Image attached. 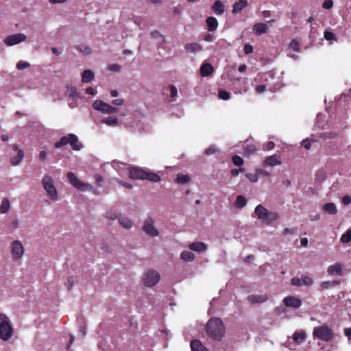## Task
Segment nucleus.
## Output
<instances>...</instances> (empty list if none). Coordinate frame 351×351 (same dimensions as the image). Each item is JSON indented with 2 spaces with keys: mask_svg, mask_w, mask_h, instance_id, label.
<instances>
[{
  "mask_svg": "<svg viewBox=\"0 0 351 351\" xmlns=\"http://www.w3.org/2000/svg\"><path fill=\"white\" fill-rule=\"evenodd\" d=\"M276 71L274 70L263 73L261 79L265 81L266 84L257 86L256 88V92L260 94L263 93L267 88L271 92H275L280 88L281 80L280 77H276Z\"/></svg>",
  "mask_w": 351,
  "mask_h": 351,
  "instance_id": "nucleus-1",
  "label": "nucleus"
},
{
  "mask_svg": "<svg viewBox=\"0 0 351 351\" xmlns=\"http://www.w3.org/2000/svg\"><path fill=\"white\" fill-rule=\"evenodd\" d=\"M129 177L132 179L147 180L154 182L160 180V177L158 174L136 167H130Z\"/></svg>",
  "mask_w": 351,
  "mask_h": 351,
  "instance_id": "nucleus-2",
  "label": "nucleus"
},
{
  "mask_svg": "<svg viewBox=\"0 0 351 351\" xmlns=\"http://www.w3.org/2000/svg\"><path fill=\"white\" fill-rule=\"evenodd\" d=\"M208 334L214 339H220L224 334V326L219 318L213 317L206 325Z\"/></svg>",
  "mask_w": 351,
  "mask_h": 351,
  "instance_id": "nucleus-3",
  "label": "nucleus"
},
{
  "mask_svg": "<svg viewBox=\"0 0 351 351\" xmlns=\"http://www.w3.org/2000/svg\"><path fill=\"white\" fill-rule=\"evenodd\" d=\"M67 178L69 183L80 191H92L94 194H98V191L90 184L80 180L73 172L67 173Z\"/></svg>",
  "mask_w": 351,
  "mask_h": 351,
  "instance_id": "nucleus-4",
  "label": "nucleus"
},
{
  "mask_svg": "<svg viewBox=\"0 0 351 351\" xmlns=\"http://www.w3.org/2000/svg\"><path fill=\"white\" fill-rule=\"evenodd\" d=\"M13 335V328L9 317L0 313V338L2 340H9Z\"/></svg>",
  "mask_w": 351,
  "mask_h": 351,
  "instance_id": "nucleus-5",
  "label": "nucleus"
},
{
  "mask_svg": "<svg viewBox=\"0 0 351 351\" xmlns=\"http://www.w3.org/2000/svg\"><path fill=\"white\" fill-rule=\"evenodd\" d=\"M254 214L263 222L269 224L278 219V215L275 212H269L263 206L258 204L254 209Z\"/></svg>",
  "mask_w": 351,
  "mask_h": 351,
  "instance_id": "nucleus-6",
  "label": "nucleus"
},
{
  "mask_svg": "<svg viewBox=\"0 0 351 351\" xmlns=\"http://www.w3.org/2000/svg\"><path fill=\"white\" fill-rule=\"evenodd\" d=\"M41 183L50 199L53 202L57 201L58 199V193L54 185L53 178L49 175H45L43 178Z\"/></svg>",
  "mask_w": 351,
  "mask_h": 351,
  "instance_id": "nucleus-7",
  "label": "nucleus"
},
{
  "mask_svg": "<svg viewBox=\"0 0 351 351\" xmlns=\"http://www.w3.org/2000/svg\"><path fill=\"white\" fill-rule=\"evenodd\" d=\"M313 337L324 341H330L333 338L332 329L326 326L315 327L313 332Z\"/></svg>",
  "mask_w": 351,
  "mask_h": 351,
  "instance_id": "nucleus-8",
  "label": "nucleus"
},
{
  "mask_svg": "<svg viewBox=\"0 0 351 351\" xmlns=\"http://www.w3.org/2000/svg\"><path fill=\"white\" fill-rule=\"evenodd\" d=\"M93 108L105 114H114L117 112L118 108L112 107L101 100H96L93 104Z\"/></svg>",
  "mask_w": 351,
  "mask_h": 351,
  "instance_id": "nucleus-9",
  "label": "nucleus"
},
{
  "mask_svg": "<svg viewBox=\"0 0 351 351\" xmlns=\"http://www.w3.org/2000/svg\"><path fill=\"white\" fill-rule=\"evenodd\" d=\"M160 276L156 270H149L145 274L143 281L144 284L149 287L156 285L160 280Z\"/></svg>",
  "mask_w": 351,
  "mask_h": 351,
  "instance_id": "nucleus-10",
  "label": "nucleus"
},
{
  "mask_svg": "<svg viewBox=\"0 0 351 351\" xmlns=\"http://www.w3.org/2000/svg\"><path fill=\"white\" fill-rule=\"evenodd\" d=\"M10 247L13 258L15 261L20 260L25 253V249L22 243L19 240H16L11 243Z\"/></svg>",
  "mask_w": 351,
  "mask_h": 351,
  "instance_id": "nucleus-11",
  "label": "nucleus"
},
{
  "mask_svg": "<svg viewBox=\"0 0 351 351\" xmlns=\"http://www.w3.org/2000/svg\"><path fill=\"white\" fill-rule=\"evenodd\" d=\"M143 230L150 237H158L159 235L158 230L154 226V220L152 217H147L143 226Z\"/></svg>",
  "mask_w": 351,
  "mask_h": 351,
  "instance_id": "nucleus-12",
  "label": "nucleus"
},
{
  "mask_svg": "<svg viewBox=\"0 0 351 351\" xmlns=\"http://www.w3.org/2000/svg\"><path fill=\"white\" fill-rule=\"evenodd\" d=\"M27 38V36L22 33L12 34L7 36L4 39V43L7 46H13L24 42Z\"/></svg>",
  "mask_w": 351,
  "mask_h": 351,
  "instance_id": "nucleus-13",
  "label": "nucleus"
},
{
  "mask_svg": "<svg viewBox=\"0 0 351 351\" xmlns=\"http://www.w3.org/2000/svg\"><path fill=\"white\" fill-rule=\"evenodd\" d=\"M283 302L286 306L294 308H299L302 305L301 300L294 296L285 297Z\"/></svg>",
  "mask_w": 351,
  "mask_h": 351,
  "instance_id": "nucleus-14",
  "label": "nucleus"
},
{
  "mask_svg": "<svg viewBox=\"0 0 351 351\" xmlns=\"http://www.w3.org/2000/svg\"><path fill=\"white\" fill-rule=\"evenodd\" d=\"M343 265L341 263H336L334 265H330L327 269V272L329 275L337 274L338 276L343 275Z\"/></svg>",
  "mask_w": 351,
  "mask_h": 351,
  "instance_id": "nucleus-15",
  "label": "nucleus"
},
{
  "mask_svg": "<svg viewBox=\"0 0 351 351\" xmlns=\"http://www.w3.org/2000/svg\"><path fill=\"white\" fill-rule=\"evenodd\" d=\"M189 247L191 250L198 253L204 252L207 250L206 245L204 243L200 241L191 243L189 245Z\"/></svg>",
  "mask_w": 351,
  "mask_h": 351,
  "instance_id": "nucleus-16",
  "label": "nucleus"
},
{
  "mask_svg": "<svg viewBox=\"0 0 351 351\" xmlns=\"http://www.w3.org/2000/svg\"><path fill=\"white\" fill-rule=\"evenodd\" d=\"M69 144H70L73 150L79 151L82 148V145L79 143L78 138L75 134H69Z\"/></svg>",
  "mask_w": 351,
  "mask_h": 351,
  "instance_id": "nucleus-17",
  "label": "nucleus"
},
{
  "mask_svg": "<svg viewBox=\"0 0 351 351\" xmlns=\"http://www.w3.org/2000/svg\"><path fill=\"white\" fill-rule=\"evenodd\" d=\"M131 128H132L134 130L143 132H147L149 130V126L140 120H134L131 125Z\"/></svg>",
  "mask_w": 351,
  "mask_h": 351,
  "instance_id": "nucleus-18",
  "label": "nucleus"
},
{
  "mask_svg": "<svg viewBox=\"0 0 351 351\" xmlns=\"http://www.w3.org/2000/svg\"><path fill=\"white\" fill-rule=\"evenodd\" d=\"M269 27L266 23H256L253 27V30L256 35H262L267 32Z\"/></svg>",
  "mask_w": 351,
  "mask_h": 351,
  "instance_id": "nucleus-19",
  "label": "nucleus"
},
{
  "mask_svg": "<svg viewBox=\"0 0 351 351\" xmlns=\"http://www.w3.org/2000/svg\"><path fill=\"white\" fill-rule=\"evenodd\" d=\"M247 300L252 304L263 303L267 300V297L266 295H250Z\"/></svg>",
  "mask_w": 351,
  "mask_h": 351,
  "instance_id": "nucleus-20",
  "label": "nucleus"
},
{
  "mask_svg": "<svg viewBox=\"0 0 351 351\" xmlns=\"http://www.w3.org/2000/svg\"><path fill=\"white\" fill-rule=\"evenodd\" d=\"M100 122L110 127H116L119 124L118 119L115 116H110L106 118H104L101 119Z\"/></svg>",
  "mask_w": 351,
  "mask_h": 351,
  "instance_id": "nucleus-21",
  "label": "nucleus"
},
{
  "mask_svg": "<svg viewBox=\"0 0 351 351\" xmlns=\"http://www.w3.org/2000/svg\"><path fill=\"white\" fill-rule=\"evenodd\" d=\"M199 70L202 77H207L213 72V67L209 63H204L200 66Z\"/></svg>",
  "mask_w": 351,
  "mask_h": 351,
  "instance_id": "nucleus-22",
  "label": "nucleus"
},
{
  "mask_svg": "<svg viewBox=\"0 0 351 351\" xmlns=\"http://www.w3.org/2000/svg\"><path fill=\"white\" fill-rule=\"evenodd\" d=\"M206 25L208 26V30L210 32H214L218 27V21L216 18L213 16H209L206 20Z\"/></svg>",
  "mask_w": 351,
  "mask_h": 351,
  "instance_id": "nucleus-23",
  "label": "nucleus"
},
{
  "mask_svg": "<svg viewBox=\"0 0 351 351\" xmlns=\"http://www.w3.org/2000/svg\"><path fill=\"white\" fill-rule=\"evenodd\" d=\"M265 165L274 167L281 165V160L276 155H272L265 158Z\"/></svg>",
  "mask_w": 351,
  "mask_h": 351,
  "instance_id": "nucleus-24",
  "label": "nucleus"
},
{
  "mask_svg": "<svg viewBox=\"0 0 351 351\" xmlns=\"http://www.w3.org/2000/svg\"><path fill=\"white\" fill-rule=\"evenodd\" d=\"M247 5V0H239L233 4L232 12L237 14Z\"/></svg>",
  "mask_w": 351,
  "mask_h": 351,
  "instance_id": "nucleus-25",
  "label": "nucleus"
},
{
  "mask_svg": "<svg viewBox=\"0 0 351 351\" xmlns=\"http://www.w3.org/2000/svg\"><path fill=\"white\" fill-rule=\"evenodd\" d=\"M212 9L217 15H221L225 11L224 5L219 0L216 1L214 3L213 5L212 6Z\"/></svg>",
  "mask_w": 351,
  "mask_h": 351,
  "instance_id": "nucleus-26",
  "label": "nucleus"
},
{
  "mask_svg": "<svg viewBox=\"0 0 351 351\" xmlns=\"http://www.w3.org/2000/svg\"><path fill=\"white\" fill-rule=\"evenodd\" d=\"M191 348L192 351H209L202 344L200 341L197 339L191 341Z\"/></svg>",
  "mask_w": 351,
  "mask_h": 351,
  "instance_id": "nucleus-27",
  "label": "nucleus"
},
{
  "mask_svg": "<svg viewBox=\"0 0 351 351\" xmlns=\"http://www.w3.org/2000/svg\"><path fill=\"white\" fill-rule=\"evenodd\" d=\"M94 73L90 69H86L82 73V82L83 83H89L94 79Z\"/></svg>",
  "mask_w": 351,
  "mask_h": 351,
  "instance_id": "nucleus-28",
  "label": "nucleus"
},
{
  "mask_svg": "<svg viewBox=\"0 0 351 351\" xmlns=\"http://www.w3.org/2000/svg\"><path fill=\"white\" fill-rule=\"evenodd\" d=\"M323 210L329 215H334L337 214V209L336 205L332 202H328L324 205Z\"/></svg>",
  "mask_w": 351,
  "mask_h": 351,
  "instance_id": "nucleus-29",
  "label": "nucleus"
},
{
  "mask_svg": "<svg viewBox=\"0 0 351 351\" xmlns=\"http://www.w3.org/2000/svg\"><path fill=\"white\" fill-rule=\"evenodd\" d=\"M184 48L186 51L190 53H197L202 49V46L195 43H188L185 45Z\"/></svg>",
  "mask_w": 351,
  "mask_h": 351,
  "instance_id": "nucleus-30",
  "label": "nucleus"
},
{
  "mask_svg": "<svg viewBox=\"0 0 351 351\" xmlns=\"http://www.w3.org/2000/svg\"><path fill=\"white\" fill-rule=\"evenodd\" d=\"M119 223L126 229H130L132 226V220L125 216H120L119 218Z\"/></svg>",
  "mask_w": 351,
  "mask_h": 351,
  "instance_id": "nucleus-31",
  "label": "nucleus"
},
{
  "mask_svg": "<svg viewBox=\"0 0 351 351\" xmlns=\"http://www.w3.org/2000/svg\"><path fill=\"white\" fill-rule=\"evenodd\" d=\"M306 339V333L303 330L296 331L293 334V339L298 344L302 343Z\"/></svg>",
  "mask_w": 351,
  "mask_h": 351,
  "instance_id": "nucleus-32",
  "label": "nucleus"
},
{
  "mask_svg": "<svg viewBox=\"0 0 351 351\" xmlns=\"http://www.w3.org/2000/svg\"><path fill=\"white\" fill-rule=\"evenodd\" d=\"M288 51H289V52H291V51H293L295 52H300V42L297 39H295V38L292 39L291 40V43L289 45Z\"/></svg>",
  "mask_w": 351,
  "mask_h": 351,
  "instance_id": "nucleus-33",
  "label": "nucleus"
},
{
  "mask_svg": "<svg viewBox=\"0 0 351 351\" xmlns=\"http://www.w3.org/2000/svg\"><path fill=\"white\" fill-rule=\"evenodd\" d=\"M10 208V201L8 198L3 199L0 205V213L5 214L8 213Z\"/></svg>",
  "mask_w": 351,
  "mask_h": 351,
  "instance_id": "nucleus-34",
  "label": "nucleus"
},
{
  "mask_svg": "<svg viewBox=\"0 0 351 351\" xmlns=\"http://www.w3.org/2000/svg\"><path fill=\"white\" fill-rule=\"evenodd\" d=\"M66 93L69 96V99L74 100L75 98H80V95L77 93L76 88L71 86H67Z\"/></svg>",
  "mask_w": 351,
  "mask_h": 351,
  "instance_id": "nucleus-35",
  "label": "nucleus"
},
{
  "mask_svg": "<svg viewBox=\"0 0 351 351\" xmlns=\"http://www.w3.org/2000/svg\"><path fill=\"white\" fill-rule=\"evenodd\" d=\"M247 204V199L243 195H238L234 202L235 207L238 208H243Z\"/></svg>",
  "mask_w": 351,
  "mask_h": 351,
  "instance_id": "nucleus-36",
  "label": "nucleus"
},
{
  "mask_svg": "<svg viewBox=\"0 0 351 351\" xmlns=\"http://www.w3.org/2000/svg\"><path fill=\"white\" fill-rule=\"evenodd\" d=\"M23 157H24V154H23V150H19L17 156L11 158L10 162L13 165H18L21 162V161L22 160Z\"/></svg>",
  "mask_w": 351,
  "mask_h": 351,
  "instance_id": "nucleus-37",
  "label": "nucleus"
},
{
  "mask_svg": "<svg viewBox=\"0 0 351 351\" xmlns=\"http://www.w3.org/2000/svg\"><path fill=\"white\" fill-rule=\"evenodd\" d=\"M180 257L182 260L190 262L194 259L195 255L190 251L184 250L181 253Z\"/></svg>",
  "mask_w": 351,
  "mask_h": 351,
  "instance_id": "nucleus-38",
  "label": "nucleus"
},
{
  "mask_svg": "<svg viewBox=\"0 0 351 351\" xmlns=\"http://www.w3.org/2000/svg\"><path fill=\"white\" fill-rule=\"evenodd\" d=\"M75 49L80 53H82L86 55L90 54L91 53L90 48L84 44L76 45Z\"/></svg>",
  "mask_w": 351,
  "mask_h": 351,
  "instance_id": "nucleus-39",
  "label": "nucleus"
},
{
  "mask_svg": "<svg viewBox=\"0 0 351 351\" xmlns=\"http://www.w3.org/2000/svg\"><path fill=\"white\" fill-rule=\"evenodd\" d=\"M69 135L64 136H62L60 139V141H57L55 143L54 146L56 148H60V147L69 144Z\"/></svg>",
  "mask_w": 351,
  "mask_h": 351,
  "instance_id": "nucleus-40",
  "label": "nucleus"
},
{
  "mask_svg": "<svg viewBox=\"0 0 351 351\" xmlns=\"http://www.w3.org/2000/svg\"><path fill=\"white\" fill-rule=\"evenodd\" d=\"M351 241V229L346 230L341 237V241L343 243H348Z\"/></svg>",
  "mask_w": 351,
  "mask_h": 351,
  "instance_id": "nucleus-41",
  "label": "nucleus"
},
{
  "mask_svg": "<svg viewBox=\"0 0 351 351\" xmlns=\"http://www.w3.org/2000/svg\"><path fill=\"white\" fill-rule=\"evenodd\" d=\"M176 181L179 184H186L190 181V177L188 175L178 174L177 176Z\"/></svg>",
  "mask_w": 351,
  "mask_h": 351,
  "instance_id": "nucleus-42",
  "label": "nucleus"
},
{
  "mask_svg": "<svg viewBox=\"0 0 351 351\" xmlns=\"http://www.w3.org/2000/svg\"><path fill=\"white\" fill-rule=\"evenodd\" d=\"M324 38L326 40H328L330 41L331 43L333 42V41H337V38H336V36L334 33L328 31V30H326L324 33Z\"/></svg>",
  "mask_w": 351,
  "mask_h": 351,
  "instance_id": "nucleus-43",
  "label": "nucleus"
},
{
  "mask_svg": "<svg viewBox=\"0 0 351 351\" xmlns=\"http://www.w3.org/2000/svg\"><path fill=\"white\" fill-rule=\"evenodd\" d=\"M326 178V173L324 170H319L315 174V179L319 182H322Z\"/></svg>",
  "mask_w": 351,
  "mask_h": 351,
  "instance_id": "nucleus-44",
  "label": "nucleus"
},
{
  "mask_svg": "<svg viewBox=\"0 0 351 351\" xmlns=\"http://www.w3.org/2000/svg\"><path fill=\"white\" fill-rule=\"evenodd\" d=\"M300 278L302 285L311 286L313 282L312 278L308 276L302 275Z\"/></svg>",
  "mask_w": 351,
  "mask_h": 351,
  "instance_id": "nucleus-45",
  "label": "nucleus"
},
{
  "mask_svg": "<svg viewBox=\"0 0 351 351\" xmlns=\"http://www.w3.org/2000/svg\"><path fill=\"white\" fill-rule=\"evenodd\" d=\"M19 226V221L18 219H14L12 221L8 226V228L10 232H12L14 230L17 229Z\"/></svg>",
  "mask_w": 351,
  "mask_h": 351,
  "instance_id": "nucleus-46",
  "label": "nucleus"
},
{
  "mask_svg": "<svg viewBox=\"0 0 351 351\" xmlns=\"http://www.w3.org/2000/svg\"><path fill=\"white\" fill-rule=\"evenodd\" d=\"M218 95L219 98L223 100H228L230 99L229 93L224 90H219Z\"/></svg>",
  "mask_w": 351,
  "mask_h": 351,
  "instance_id": "nucleus-47",
  "label": "nucleus"
},
{
  "mask_svg": "<svg viewBox=\"0 0 351 351\" xmlns=\"http://www.w3.org/2000/svg\"><path fill=\"white\" fill-rule=\"evenodd\" d=\"M232 162L236 166H241L243 165V160L241 157L237 155L232 156Z\"/></svg>",
  "mask_w": 351,
  "mask_h": 351,
  "instance_id": "nucleus-48",
  "label": "nucleus"
},
{
  "mask_svg": "<svg viewBox=\"0 0 351 351\" xmlns=\"http://www.w3.org/2000/svg\"><path fill=\"white\" fill-rule=\"evenodd\" d=\"M30 66V64L27 62L21 60L16 64V68L19 70H23Z\"/></svg>",
  "mask_w": 351,
  "mask_h": 351,
  "instance_id": "nucleus-49",
  "label": "nucleus"
},
{
  "mask_svg": "<svg viewBox=\"0 0 351 351\" xmlns=\"http://www.w3.org/2000/svg\"><path fill=\"white\" fill-rule=\"evenodd\" d=\"M169 90H170L171 97L172 98V101H173L176 100L175 97L178 95L177 88L175 86H173V85H170L169 86Z\"/></svg>",
  "mask_w": 351,
  "mask_h": 351,
  "instance_id": "nucleus-50",
  "label": "nucleus"
},
{
  "mask_svg": "<svg viewBox=\"0 0 351 351\" xmlns=\"http://www.w3.org/2000/svg\"><path fill=\"white\" fill-rule=\"evenodd\" d=\"M151 36L158 40V43H162L164 41L162 36L160 34L159 32L154 30L151 33Z\"/></svg>",
  "mask_w": 351,
  "mask_h": 351,
  "instance_id": "nucleus-51",
  "label": "nucleus"
},
{
  "mask_svg": "<svg viewBox=\"0 0 351 351\" xmlns=\"http://www.w3.org/2000/svg\"><path fill=\"white\" fill-rule=\"evenodd\" d=\"M217 152V149L215 145H210L208 148L205 149V154L206 155H212Z\"/></svg>",
  "mask_w": 351,
  "mask_h": 351,
  "instance_id": "nucleus-52",
  "label": "nucleus"
},
{
  "mask_svg": "<svg viewBox=\"0 0 351 351\" xmlns=\"http://www.w3.org/2000/svg\"><path fill=\"white\" fill-rule=\"evenodd\" d=\"M256 171L258 176H263V177H269L270 176V173L265 169H257L256 170Z\"/></svg>",
  "mask_w": 351,
  "mask_h": 351,
  "instance_id": "nucleus-53",
  "label": "nucleus"
},
{
  "mask_svg": "<svg viewBox=\"0 0 351 351\" xmlns=\"http://www.w3.org/2000/svg\"><path fill=\"white\" fill-rule=\"evenodd\" d=\"M245 176L252 182H256L258 181V176L257 174V173H256L255 174H253V173H247L245 175Z\"/></svg>",
  "mask_w": 351,
  "mask_h": 351,
  "instance_id": "nucleus-54",
  "label": "nucleus"
},
{
  "mask_svg": "<svg viewBox=\"0 0 351 351\" xmlns=\"http://www.w3.org/2000/svg\"><path fill=\"white\" fill-rule=\"evenodd\" d=\"M291 284L293 286H297V287L302 286L301 278H299V277L293 278L291 279Z\"/></svg>",
  "mask_w": 351,
  "mask_h": 351,
  "instance_id": "nucleus-55",
  "label": "nucleus"
},
{
  "mask_svg": "<svg viewBox=\"0 0 351 351\" xmlns=\"http://www.w3.org/2000/svg\"><path fill=\"white\" fill-rule=\"evenodd\" d=\"M243 51L246 55H249L253 52V47L250 44H246L244 46Z\"/></svg>",
  "mask_w": 351,
  "mask_h": 351,
  "instance_id": "nucleus-56",
  "label": "nucleus"
},
{
  "mask_svg": "<svg viewBox=\"0 0 351 351\" xmlns=\"http://www.w3.org/2000/svg\"><path fill=\"white\" fill-rule=\"evenodd\" d=\"M333 5V1L332 0H325L323 3V8L324 9H330Z\"/></svg>",
  "mask_w": 351,
  "mask_h": 351,
  "instance_id": "nucleus-57",
  "label": "nucleus"
},
{
  "mask_svg": "<svg viewBox=\"0 0 351 351\" xmlns=\"http://www.w3.org/2000/svg\"><path fill=\"white\" fill-rule=\"evenodd\" d=\"M73 283H74L73 277V276L68 277L67 282H66V285L69 290H70L73 287Z\"/></svg>",
  "mask_w": 351,
  "mask_h": 351,
  "instance_id": "nucleus-58",
  "label": "nucleus"
},
{
  "mask_svg": "<svg viewBox=\"0 0 351 351\" xmlns=\"http://www.w3.org/2000/svg\"><path fill=\"white\" fill-rule=\"evenodd\" d=\"M94 178H95V180L96 183L99 186H101V184L103 182V178L101 177V176H100L99 174H95L94 175Z\"/></svg>",
  "mask_w": 351,
  "mask_h": 351,
  "instance_id": "nucleus-59",
  "label": "nucleus"
},
{
  "mask_svg": "<svg viewBox=\"0 0 351 351\" xmlns=\"http://www.w3.org/2000/svg\"><path fill=\"white\" fill-rule=\"evenodd\" d=\"M320 287L323 289H328L329 287H332V282L330 281L322 282L320 285Z\"/></svg>",
  "mask_w": 351,
  "mask_h": 351,
  "instance_id": "nucleus-60",
  "label": "nucleus"
},
{
  "mask_svg": "<svg viewBox=\"0 0 351 351\" xmlns=\"http://www.w3.org/2000/svg\"><path fill=\"white\" fill-rule=\"evenodd\" d=\"M125 164L123 162H116L113 161V167L119 170L122 168V167H125Z\"/></svg>",
  "mask_w": 351,
  "mask_h": 351,
  "instance_id": "nucleus-61",
  "label": "nucleus"
},
{
  "mask_svg": "<svg viewBox=\"0 0 351 351\" xmlns=\"http://www.w3.org/2000/svg\"><path fill=\"white\" fill-rule=\"evenodd\" d=\"M342 202L344 205H348L351 202V198L349 195H345L342 198Z\"/></svg>",
  "mask_w": 351,
  "mask_h": 351,
  "instance_id": "nucleus-62",
  "label": "nucleus"
},
{
  "mask_svg": "<svg viewBox=\"0 0 351 351\" xmlns=\"http://www.w3.org/2000/svg\"><path fill=\"white\" fill-rule=\"evenodd\" d=\"M344 334L346 336L349 337V339H348L349 343H351V338L350 337V336H351V327L345 328Z\"/></svg>",
  "mask_w": 351,
  "mask_h": 351,
  "instance_id": "nucleus-63",
  "label": "nucleus"
},
{
  "mask_svg": "<svg viewBox=\"0 0 351 351\" xmlns=\"http://www.w3.org/2000/svg\"><path fill=\"white\" fill-rule=\"evenodd\" d=\"M302 146L306 149H309L311 148V144L310 141L308 139H306V140H304L302 141Z\"/></svg>",
  "mask_w": 351,
  "mask_h": 351,
  "instance_id": "nucleus-64",
  "label": "nucleus"
}]
</instances>
